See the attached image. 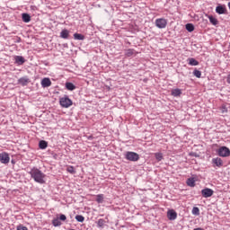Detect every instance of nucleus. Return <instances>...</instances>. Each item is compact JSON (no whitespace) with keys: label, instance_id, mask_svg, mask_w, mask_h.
Returning a JSON list of instances; mask_svg holds the SVG:
<instances>
[{"label":"nucleus","instance_id":"obj_1","mask_svg":"<svg viewBox=\"0 0 230 230\" xmlns=\"http://www.w3.org/2000/svg\"><path fill=\"white\" fill-rule=\"evenodd\" d=\"M29 173L35 182H38L39 184H46V181H44L46 174H44L42 171L37 168H32Z\"/></svg>","mask_w":230,"mask_h":230},{"label":"nucleus","instance_id":"obj_2","mask_svg":"<svg viewBox=\"0 0 230 230\" xmlns=\"http://www.w3.org/2000/svg\"><path fill=\"white\" fill-rule=\"evenodd\" d=\"M59 104L64 109H69V107H71V105H73V101H71V99H69V97L67 95H65L64 97H61L59 99Z\"/></svg>","mask_w":230,"mask_h":230},{"label":"nucleus","instance_id":"obj_3","mask_svg":"<svg viewBox=\"0 0 230 230\" xmlns=\"http://www.w3.org/2000/svg\"><path fill=\"white\" fill-rule=\"evenodd\" d=\"M126 159L127 161H131L133 163H136V161H137L139 159V154L136 153V152H132V151H128L126 153Z\"/></svg>","mask_w":230,"mask_h":230},{"label":"nucleus","instance_id":"obj_4","mask_svg":"<svg viewBox=\"0 0 230 230\" xmlns=\"http://www.w3.org/2000/svg\"><path fill=\"white\" fill-rule=\"evenodd\" d=\"M217 155H219V157H229L230 155L229 147L227 146L219 147V149L217 150Z\"/></svg>","mask_w":230,"mask_h":230},{"label":"nucleus","instance_id":"obj_5","mask_svg":"<svg viewBox=\"0 0 230 230\" xmlns=\"http://www.w3.org/2000/svg\"><path fill=\"white\" fill-rule=\"evenodd\" d=\"M167 24H168V22L164 18H159L155 20V26L157 28H160V30L166 28Z\"/></svg>","mask_w":230,"mask_h":230},{"label":"nucleus","instance_id":"obj_6","mask_svg":"<svg viewBox=\"0 0 230 230\" xmlns=\"http://www.w3.org/2000/svg\"><path fill=\"white\" fill-rule=\"evenodd\" d=\"M0 163L2 164H8L10 163V155L6 152L0 153Z\"/></svg>","mask_w":230,"mask_h":230},{"label":"nucleus","instance_id":"obj_7","mask_svg":"<svg viewBox=\"0 0 230 230\" xmlns=\"http://www.w3.org/2000/svg\"><path fill=\"white\" fill-rule=\"evenodd\" d=\"M213 193H215V191L209 188H205L201 190V195L204 197V199H209V197H213Z\"/></svg>","mask_w":230,"mask_h":230},{"label":"nucleus","instance_id":"obj_8","mask_svg":"<svg viewBox=\"0 0 230 230\" xmlns=\"http://www.w3.org/2000/svg\"><path fill=\"white\" fill-rule=\"evenodd\" d=\"M30 78H28V76H24V77H21L20 79H18V84H20V85H22V87H25V85H28L30 84Z\"/></svg>","mask_w":230,"mask_h":230},{"label":"nucleus","instance_id":"obj_9","mask_svg":"<svg viewBox=\"0 0 230 230\" xmlns=\"http://www.w3.org/2000/svg\"><path fill=\"white\" fill-rule=\"evenodd\" d=\"M41 87H51V79L45 77L41 80Z\"/></svg>","mask_w":230,"mask_h":230},{"label":"nucleus","instance_id":"obj_10","mask_svg":"<svg viewBox=\"0 0 230 230\" xmlns=\"http://www.w3.org/2000/svg\"><path fill=\"white\" fill-rule=\"evenodd\" d=\"M216 12L217 13H218L219 15H222L224 13H226V12H227V9H226L225 5H217L216 7Z\"/></svg>","mask_w":230,"mask_h":230},{"label":"nucleus","instance_id":"obj_11","mask_svg":"<svg viewBox=\"0 0 230 230\" xmlns=\"http://www.w3.org/2000/svg\"><path fill=\"white\" fill-rule=\"evenodd\" d=\"M167 217L170 220H175L177 218V212H175V210L171 209L167 212Z\"/></svg>","mask_w":230,"mask_h":230},{"label":"nucleus","instance_id":"obj_12","mask_svg":"<svg viewBox=\"0 0 230 230\" xmlns=\"http://www.w3.org/2000/svg\"><path fill=\"white\" fill-rule=\"evenodd\" d=\"M15 59V64H18V66H22L26 62V59L22 56H16L14 58Z\"/></svg>","mask_w":230,"mask_h":230},{"label":"nucleus","instance_id":"obj_13","mask_svg":"<svg viewBox=\"0 0 230 230\" xmlns=\"http://www.w3.org/2000/svg\"><path fill=\"white\" fill-rule=\"evenodd\" d=\"M212 163L213 164H216V166H217L218 168H220L224 164L222 158H218V157L213 158Z\"/></svg>","mask_w":230,"mask_h":230},{"label":"nucleus","instance_id":"obj_14","mask_svg":"<svg viewBox=\"0 0 230 230\" xmlns=\"http://www.w3.org/2000/svg\"><path fill=\"white\" fill-rule=\"evenodd\" d=\"M60 37L61 39H69V31L66 29H64L60 32Z\"/></svg>","mask_w":230,"mask_h":230},{"label":"nucleus","instance_id":"obj_15","mask_svg":"<svg viewBox=\"0 0 230 230\" xmlns=\"http://www.w3.org/2000/svg\"><path fill=\"white\" fill-rule=\"evenodd\" d=\"M22 19L23 21V22H30V21H31V16H30V14L23 13L22 14Z\"/></svg>","mask_w":230,"mask_h":230},{"label":"nucleus","instance_id":"obj_16","mask_svg":"<svg viewBox=\"0 0 230 230\" xmlns=\"http://www.w3.org/2000/svg\"><path fill=\"white\" fill-rule=\"evenodd\" d=\"M133 55H136L135 49H128L125 51V57L130 58V57H133Z\"/></svg>","mask_w":230,"mask_h":230},{"label":"nucleus","instance_id":"obj_17","mask_svg":"<svg viewBox=\"0 0 230 230\" xmlns=\"http://www.w3.org/2000/svg\"><path fill=\"white\" fill-rule=\"evenodd\" d=\"M66 88L67 89V91H75V89H76V86L73 83L66 82Z\"/></svg>","mask_w":230,"mask_h":230},{"label":"nucleus","instance_id":"obj_18","mask_svg":"<svg viewBox=\"0 0 230 230\" xmlns=\"http://www.w3.org/2000/svg\"><path fill=\"white\" fill-rule=\"evenodd\" d=\"M187 62H189V66H199V61L193 58H188Z\"/></svg>","mask_w":230,"mask_h":230},{"label":"nucleus","instance_id":"obj_19","mask_svg":"<svg viewBox=\"0 0 230 230\" xmlns=\"http://www.w3.org/2000/svg\"><path fill=\"white\" fill-rule=\"evenodd\" d=\"M181 94H182V92L179 88L172 90V96L177 97V96H181Z\"/></svg>","mask_w":230,"mask_h":230},{"label":"nucleus","instance_id":"obj_20","mask_svg":"<svg viewBox=\"0 0 230 230\" xmlns=\"http://www.w3.org/2000/svg\"><path fill=\"white\" fill-rule=\"evenodd\" d=\"M39 146L40 150H46V148H48V143L46 142V140H40L39 143Z\"/></svg>","mask_w":230,"mask_h":230},{"label":"nucleus","instance_id":"obj_21","mask_svg":"<svg viewBox=\"0 0 230 230\" xmlns=\"http://www.w3.org/2000/svg\"><path fill=\"white\" fill-rule=\"evenodd\" d=\"M185 28H186L187 31H189L190 33H191V31H195V25H193V23H187L185 25Z\"/></svg>","mask_w":230,"mask_h":230},{"label":"nucleus","instance_id":"obj_22","mask_svg":"<svg viewBox=\"0 0 230 230\" xmlns=\"http://www.w3.org/2000/svg\"><path fill=\"white\" fill-rule=\"evenodd\" d=\"M187 186H190V188H195V178L187 179Z\"/></svg>","mask_w":230,"mask_h":230},{"label":"nucleus","instance_id":"obj_23","mask_svg":"<svg viewBox=\"0 0 230 230\" xmlns=\"http://www.w3.org/2000/svg\"><path fill=\"white\" fill-rule=\"evenodd\" d=\"M74 39H75V40H84L85 36H84L83 34H80V33H75Z\"/></svg>","mask_w":230,"mask_h":230},{"label":"nucleus","instance_id":"obj_24","mask_svg":"<svg viewBox=\"0 0 230 230\" xmlns=\"http://www.w3.org/2000/svg\"><path fill=\"white\" fill-rule=\"evenodd\" d=\"M208 19L211 24H213V26H217V24H218V20L213 17V15H208Z\"/></svg>","mask_w":230,"mask_h":230},{"label":"nucleus","instance_id":"obj_25","mask_svg":"<svg viewBox=\"0 0 230 230\" xmlns=\"http://www.w3.org/2000/svg\"><path fill=\"white\" fill-rule=\"evenodd\" d=\"M105 221L104 219L101 218L97 221V226L101 227V229H103V227L105 226Z\"/></svg>","mask_w":230,"mask_h":230},{"label":"nucleus","instance_id":"obj_26","mask_svg":"<svg viewBox=\"0 0 230 230\" xmlns=\"http://www.w3.org/2000/svg\"><path fill=\"white\" fill-rule=\"evenodd\" d=\"M52 225L54 227H58L59 226H62V223L60 222V219L56 218L52 220Z\"/></svg>","mask_w":230,"mask_h":230},{"label":"nucleus","instance_id":"obj_27","mask_svg":"<svg viewBox=\"0 0 230 230\" xmlns=\"http://www.w3.org/2000/svg\"><path fill=\"white\" fill-rule=\"evenodd\" d=\"M220 111H221L222 114H227V112H228L227 105L222 104L220 107Z\"/></svg>","mask_w":230,"mask_h":230},{"label":"nucleus","instance_id":"obj_28","mask_svg":"<svg viewBox=\"0 0 230 230\" xmlns=\"http://www.w3.org/2000/svg\"><path fill=\"white\" fill-rule=\"evenodd\" d=\"M96 202H98V204H103V194L97 195Z\"/></svg>","mask_w":230,"mask_h":230},{"label":"nucleus","instance_id":"obj_29","mask_svg":"<svg viewBox=\"0 0 230 230\" xmlns=\"http://www.w3.org/2000/svg\"><path fill=\"white\" fill-rule=\"evenodd\" d=\"M192 215L199 217V215H200V209L198 207H194L192 208Z\"/></svg>","mask_w":230,"mask_h":230},{"label":"nucleus","instance_id":"obj_30","mask_svg":"<svg viewBox=\"0 0 230 230\" xmlns=\"http://www.w3.org/2000/svg\"><path fill=\"white\" fill-rule=\"evenodd\" d=\"M155 157L156 161H158V162L163 161V159H164L162 153H155Z\"/></svg>","mask_w":230,"mask_h":230},{"label":"nucleus","instance_id":"obj_31","mask_svg":"<svg viewBox=\"0 0 230 230\" xmlns=\"http://www.w3.org/2000/svg\"><path fill=\"white\" fill-rule=\"evenodd\" d=\"M193 75L194 76H196V78H200L202 76V72H200V70L195 69L193 71Z\"/></svg>","mask_w":230,"mask_h":230},{"label":"nucleus","instance_id":"obj_32","mask_svg":"<svg viewBox=\"0 0 230 230\" xmlns=\"http://www.w3.org/2000/svg\"><path fill=\"white\" fill-rule=\"evenodd\" d=\"M75 220L77 221V222H84V220H85V217H84V216H82V215H77V216H75Z\"/></svg>","mask_w":230,"mask_h":230},{"label":"nucleus","instance_id":"obj_33","mask_svg":"<svg viewBox=\"0 0 230 230\" xmlns=\"http://www.w3.org/2000/svg\"><path fill=\"white\" fill-rule=\"evenodd\" d=\"M66 172H68V173H72V174L76 173V171H75V167H73V166L67 167Z\"/></svg>","mask_w":230,"mask_h":230},{"label":"nucleus","instance_id":"obj_34","mask_svg":"<svg viewBox=\"0 0 230 230\" xmlns=\"http://www.w3.org/2000/svg\"><path fill=\"white\" fill-rule=\"evenodd\" d=\"M59 220H61L62 222H66V220H67V217H66V215L61 214L59 216Z\"/></svg>","mask_w":230,"mask_h":230},{"label":"nucleus","instance_id":"obj_35","mask_svg":"<svg viewBox=\"0 0 230 230\" xmlns=\"http://www.w3.org/2000/svg\"><path fill=\"white\" fill-rule=\"evenodd\" d=\"M16 230H28V227L22 226H18Z\"/></svg>","mask_w":230,"mask_h":230},{"label":"nucleus","instance_id":"obj_36","mask_svg":"<svg viewBox=\"0 0 230 230\" xmlns=\"http://www.w3.org/2000/svg\"><path fill=\"white\" fill-rule=\"evenodd\" d=\"M11 163H12L13 164H15V160H12Z\"/></svg>","mask_w":230,"mask_h":230}]
</instances>
